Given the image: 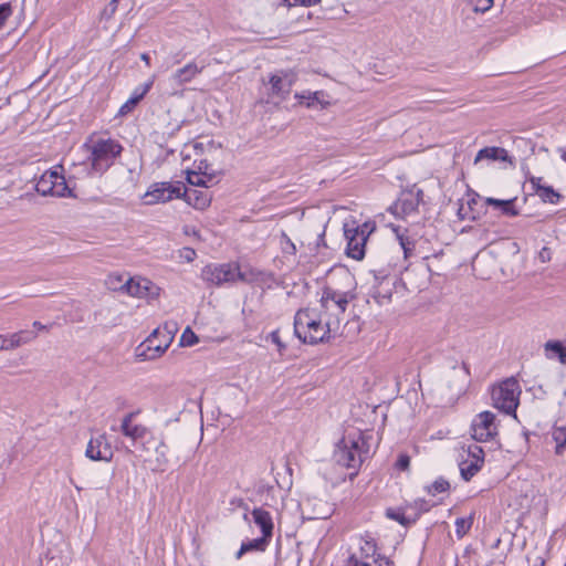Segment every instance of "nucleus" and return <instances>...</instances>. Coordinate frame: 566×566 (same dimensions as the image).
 <instances>
[{
    "instance_id": "obj_1",
    "label": "nucleus",
    "mask_w": 566,
    "mask_h": 566,
    "mask_svg": "<svg viewBox=\"0 0 566 566\" xmlns=\"http://www.w3.org/2000/svg\"><path fill=\"white\" fill-rule=\"evenodd\" d=\"M337 329L336 319H327L318 307H305L294 316V334L305 344H318Z\"/></svg>"
},
{
    "instance_id": "obj_2",
    "label": "nucleus",
    "mask_w": 566,
    "mask_h": 566,
    "mask_svg": "<svg viewBox=\"0 0 566 566\" xmlns=\"http://www.w3.org/2000/svg\"><path fill=\"white\" fill-rule=\"evenodd\" d=\"M343 281L346 287L344 290L333 285L324 287L319 305V310L327 319L337 321V328L339 327L340 321L344 318L348 304L356 298V283L354 276L343 271Z\"/></svg>"
},
{
    "instance_id": "obj_3",
    "label": "nucleus",
    "mask_w": 566,
    "mask_h": 566,
    "mask_svg": "<svg viewBox=\"0 0 566 566\" xmlns=\"http://www.w3.org/2000/svg\"><path fill=\"white\" fill-rule=\"evenodd\" d=\"M87 149V176H102L120 154L122 146L112 138H91L84 144Z\"/></svg>"
},
{
    "instance_id": "obj_4",
    "label": "nucleus",
    "mask_w": 566,
    "mask_h": 566,
    "mask_svg": "<svg viewBox=\"0 0 566 566\" xmlns=\"http://www.w3.org/2000/svg\"><path fill=\"white\" fill-rule=\"evenodd\" d=\"M368 455V444L360 431L346 433L336 444L333 458L344 468L357 470Z\"/></svg>"
},
{
    "instance_id": "obj_5",
    "label": "nucleus",
    "mask_w": 566,
    "mask_h": 566,
    "mask_svg": "<svg viewBox=\"0 0 566 566\" xmlns=\"http://www.w3.org/2000/svg\"><path fill=\"white\" fill-rule=\"evenodd\" d=\"M374 230L375 224L370 222L356 224L353 221L344 224V234L347 241L346 253L349 258L361 260L365 256L366 242Z\"/></svg>"
},
{
    "instance_id": "obj_6",
    "label": "nucleus",
    "mask_w": 566,
    "mask_h": 566,
    "mask_svg": "<svg viewBox=\"0 0 566 566\" xmlns=\"http://www.w3.org/2000/svg\"><path fill=\"white\" fill-rule=\"evenodd\" d=\"M521 388L518 381L511 377L492 389L493 406L506 415H515L520 402Z\"/></svg>"
},
{
    "instance_id": "obj_7",
    "label": "nucleus",
    "mask_w": 566,
    "mask_h": 566,
    "mask_svg": "<svg viewBox=\"0 0 566 566\" xmlns=\"http://www.w3.org/2000/svg\"><path fill=\"white\" fill-rule=\"evenodd\" d=\"M38 193L41 196H51L57 198H74L72 189L62 175V166H55L42 174L35 185Z\"/></svg>"
},
{
    "instance_id": "obj_8",
    "label": "nucleus",
    "mask_w": 566,
    "mask_h": 566,
    "mask_svg": "<svg viewBox=\"0 0 566 566\" xmlns=\"http://www.w3.org/2000/svg\"><path fill=\"white\" fill-rule=\"evenodd\" d=\"M239 265L235 263L208 264L201 271V279L214 286L235 283Z\"/></svg>"
},
{
    "instance_id": "obj_9",
    "label": "nucleus",
    "mask_w": 566,
    "mask_h": 566,
    "mask_svg": "<svg viewBox=\"0 0 566 566\" xmlns=\"http://www.w3.org/2000/svg\"><path fill=\"white\" fill-rule=\"evenodd\" d=\"M296 74L290 70H280L269 76V95L280 101L286 99L296 82Z\"/></svg>"
},
{
    "instance_id": "obj_10",
    "label": "nucleus",
    "mask_w": 566,
    "mask_h": 566,
    "mask_svg": "<svg viewBox=\"0 0 566 566\" xmlns=\"http://www.w3.org/2000/svg\"><path fill=\"white\" fill-rule=\"evenodd\" d=\"M182 186L180 184L172 185L170 182H156L149 187L144 195L146 205H156L167 202L174 198L181 197Z\"/></svg>"
},
{
    "instance_id": "obj_11",
    "label": "nucleus",
    "mask_w": 566,
    "mask_h": 566,
    "mask_svg": "<svg viewBox=\"0 0 566 566\" xmlns=\"http://www.w3.org/2000/svg\"><path fill=\"white\" fill-rule=\"evenodd\" d=\"M170 344H165L160 336L153 332L143 343L135 349V356L138 360H156L161 357L169 348Z\"/></svg>"
},
{
    "instance_id": "obj_12",
    "label": "nucleus",
    "mask_w": 566,
    "mask_h": 566,
    "mask_svg": "<svg viewBox=\"0 0 566 566\" xmlns=\"http://www.w3.org/2000/svg\"><path fill=\"white\" fill-rule=\"evenodd\" d=\"M126 292L139 298H145L148 302L155 301L159 297L161 289L146 277L130 279L124 285Z\"/></svg>"
},
{
    "instance_id": "obj_13",
    "label": "nucleus",
    "mask_w": 566,
    "mask_h": 566,
    "mask_svg": "<svg viewBox=\"0 0 566 566\" xmlns=\"http://www.w3.org/2000/svg\"><path fill=\"white\" fill-rule=\"evenodd\" d=\"M495 415L491 411L479 413L472 421V438L483 442L492 439L496 434Z\"/></svg>"
},
{
    "instance_id": "obj_14",
    "label": "nucleus",
    "mask_w": 566,
    "mask_h": 566,
    "mask_svg": "<svg viewBox=\"0 0 566 566\" xmlns=\"http://www.w3.org/2000/svg\"><path fill=\"white\" fill-rule=\"evenodd\" d=\"M85 455L92 461L109 462L113 459L114 452L105 432L90 439Z\"/></svg>"
},
{
    "instance_id": "obj_15",
    "label": "nucleus",
    "mask_w": 566,
    "mask_h": 566,
    "mask_svg": "<svg viewBox=\"0 0 566 566\" xmlns=\"http://www.w3.org/2000/svg\"><path fill=\"white\" fill-rule=\"evenodd\" d=\"M422 191L411 189L402 191L396 202L391 206V212L400 218H406L417 211Z\"/></svg>"
},
{
    "instance_id": "obj_16",
    "label": "nucleus",
    "mask_w": 566,
    "mask_h": 566,
    "mask_svg": "<svg viewBox=\"0 0 566 566\" xmlns=\"http://www.w3.org/2000/svg\"><path fill=\"white\" fill-rule=\"evenodd\" d=\"M484 462V451L481 447L472 444L468 448L467 458L460 464V473L463 480H471L482 468Z\"/></svg>"
},
{
    "instance_id": "obj_17",
    "label": "nucleus",
    "mask_w": 566,
    "mask_h": 566,
    "mask_svg": "<svg viewBox=\"0 0 566 566\" xmlns=\"http://www.w3.org/2000/svg\"><path fill=\"white\" fill-rule=\"evenodd\" d=\"M38 337L34 331L22 329L12 334H0V350H13L33 342Z\"/></svg>"
},
{
    "instance_id": "obj_18",
    "label": "nucleus",
    "mask_w": 566,
    "mask_h": 566,
    "mask_svg": "<svg viewBox=\"0 0 566 566\" xmlns=\"http://www.w3.org/2000/svg\"><path fill=\"white\" fill-rule=\"evenodd\" d=\"M375 284L373 285L369 297H371L376 304L382 306L387 305L391 301L392 291H394V282L389 277H374Z\"/></svg>"
},
{
    "instance_id": "obj_19",
    "label": "nucleus",
    "mask_w": 566,
    "mask_h": 566,
    "mask_svg": "<svg viewBox=\"0 0 566 566\" xmlns=\"http://www.w3.org/2000/svg\"><path fill=\"white\" fill-rule=\"evenodd\" d=\"M135 416V412H129L124 416L120 422L122 433L134 443L145 439L149 433V429L146 426L134 422Z\"/></svg>"
},
{
    "instance_id": "obj_20",
    "label": "nucleus",
    "mask_w": 566,
    "mask_h": 566,
    "mask_svg": "<svg viewBox=\"0 0 566 566\" xmlns=\"http://www.w3.org/2000/svg\"><path fill=\"white\" fill-rule=\"evenodd\" d=\"M203 70V66H199L195 62H190L185 66L176 70L171 76L169 77V82L174 86H182L189 82H191L197 75H199Z\"/></svg>"
},
{
    "instance_id": "obj_21",
    "label": "nucleus",
    "mask_w": 566,
    "mask_h": 566,
    "mask_svg": "<svg viewBox=\"0 0 566 566\" xmlns=\"http://www.w3.org/2000/svg\"><path fill=\"white\" fill-rule=\"evenodd\" d=\"M155 75L151 78L144 83L143 85L137 86L130 97L120 106L118 111L119 116H125L130 113L136 105L144 98V96L149 92L154 84Z\"/></svg>"
},
{
    "instance_id": "obj_22",
    "label": "nucleus",
    "mask_w": 566,
    "mask_h": 566,
    "mask_svg": "<svg viewBox=\"0 0 566 566\" xmlns=\"http://www.w3.org/2000/svg\"><path fill=\"white\" fill-rule=\"evenodd\" d=\"M181 196H184L185 200L190 206L199 210H203L209 207L212 199L207 188L201 190L195 188H185L184 192H181Z\"/></svg>"
},
{
    "instance_id": "obj_23",
    "label": "nucleus",
    "mask_w": 566,
    "mask_h": 566,
    "mask_svg": "<svg viewBox=\"0 0 566 566\" xmlns=\"http://www.w3.org/2000/svg\"><path fill=\"white\" fill-rule=\"evenodd\" d=\"M251 515L253 523L260 527L262 536L271 539L273 534V521L271 514L261 507H256L251 512Z\"/></svg>"
},
{
    "instance_id": "obj_24",
    "label": "nucleus",
    "mask_w": 566,
    "mask_h": 566,
    "mask_svg": "<svg viewBox=\"0 0 566 566\" xmlns=\"http://www.w3.org/2000/svg\"><path fill=\"white\" fill-rule=\"evenodd\" d=\"M482 160L491 161H509L512 164L511 157L506 149L502 147H485L480 149L474 158V163L478 164Z\"/></svg>"
},
{
    "instance_id": "obj_25",
    "label": "nucleus",
    "mask_w": 566,
    "mask_h": 566,
    "mask_svg": "<svg viewBox=\"0 0 566 566\" xmlns=\"http://www.w3.org/2000/svg\"><path fill=\"white\" fill-rule=\"evenodd\" d=\"M484 201L488 206H492L494 208L500 209L504 216L516 217L520 214V210L515 207L516 198L502 200L492 197H486Z\"/></svg>"
},
{
    "instance_id": "obj_26",
    "label": "nucleus",
    "mask_w": 566,
    "mask_h": 566,
    "mask_svg": "<svg viewBox=\"0 0 566 566\" xmlns=\"http://www.w3.org/2000/svg\"><path fill=\"white\" fill-rule=\"evenodd\" d=\"M270 541H271L270 538L261 536L259 538L243 542L241 544L240 549L235 554V558L240 559L243 554L249 553V552H264L266 549Z\"/></svg>"
},
{
    "instance_id": "obj_27",
    "label": "nucleus",
    "mask_w": 566,
    "mask_h": 566,
    "mask_svg": "<svg viewBox=\"0 0 566 566\" xmlns=\"http://www.w3.org/2000/svg\"><path fill=\"white\" fill-rule=\"evenodd\" d=\"M545 355L548 359L558 357L562 364L566 363V346L558 340H548L544 345Z\"/></svg>"
},
{
    "instance_id": "obj_28",
    "label": "nucleus",
    "mask_w": 566,
    "mask_h": 566,
    "mask_svg": "<svg viewBox=\"0 0 566 566\" xmlns=\"http://www.w3.org/2000/svg\"><path fill=\"white\" fill-rule=\"evenodd\" d=\"M322 96H324L322 91H305L295 94V98L298 99V103L306 105V107H314L315 103H319L324 107L327 103L322 101Z\"/></svg>"
},
{
    "instance_id": "obj_29",
    "label": "nucleus",
    "mask_w": 566,
    "mask_h": 566,
    "mask_svg": "<svg viewBox=\"0 0 566 566\" xmlns=\"http://www.w3.org/2000/svg\"><path fill=\"white\" fill-rule=\"evenodd\" d=\"M155 335L160 336L165 344H171L176 333L178 332V325L176 322H165L161 326L153 331Z\"/></svg>"
},
{
    "instance_id": "obj_30",
    "label": "nucleus",
    "mask_w": 566,
    "mask_h": 566,
    "mask_svg": "<svg viewBox=\"0 0 566 566\" xmlns=\"http://www.w3.org/2000/svg\"><path fill=\"white\" fill-rule=\"evenodd\" d=\"M198 169L199 171H188L187 181L195 187L208 188L213 177L206 171H201V166H199Z\"/></svg>"
},
{
    "instance_id": "obj_31",
    "label": "nucleus",
    "mask_w": 566,
    "mask_h": 566,
    "mask_svg": "<svg viewBox=\"0 0 566 566\" xmlns=\"http://www.w3.org/2000/svg\"><path fill=\"white\" fill-rule=\"evenodd\" d=\"M359 551L361 557H374L377 551L375 538L370 534H365L359 538Z\"/></svg>"
},
{
    "instance_id": "obj_32",
    "label": "nucleus",
    "mask_w": 566,
    "mask_h": 566,
    "mask_svg": "<svg viewBox=\"0 0 566 566\" xmlns=\"http://www.w3.org/2000/svg\"><path fill=\"white\" fill-rule=\"evenodd\" d=\"M536 196H538L543 202L552 205L558 203L563 198L558 191H556L553 187L548 185H546L544 188H539Z\"/></svg>"
},
{
    "instance_id": "obj_33",
    "label": "nucleus",
    "mask_w": 566,
    "mask_h": 566,
    "mask_svg": "<svg viewBox=\"0 0 566 566\" xmlns=\"http://www.w3.org/2000/svg\"><path fill=\"white\" fill-rule=\"evenodd\" d=\"M552 437L556 443V453L563 454L566 451V426L555 427Z\"/></svg>"
},
{
    "instance_id": "obj_34",
    "label": "nucleus",
    "mask_w": 566,
    "mask_h": 566,
    "mask_svg": "<svg viewBox=\"0 0 566 566\" xmlns=\"http://www.w3.org/2000/svg\"><path fill=\"white\" fill-rule=\"evenodd\" d=\"M263 273L252 268H240L239 266V275H237V281L245 282V283H255L261 280Z\"/></svg>"
},
{
    "instance_id": "obj_35",
    "label": "nucleus",
    "mask_w": 566,
    "mask_h": 566,
    "mask_svg": "<svg viewBox=\"0 0 566 566\" xmlns=\"http://www.w3.org/2000/svg\"><path fill=\"white\" fill-rule=\"evenodd\" d=\"M476 203V199L475 198H470L468 201H467V207L464 206L463 202L460 203V207L458 209V218L460 220H475L476 219V216L473 213L472 211V206Z\"/></svg>"
},
{
    "instance_id": "obj_36",
    "label": "nucleus",
    "mask_w": 566,
    "mask_h": 566,
    "mask_svg": "<svg viewBox=\"0 0 566 566\" xmlns=\"http://www.w3.org/2000/svg\"><path fill=\"white\" fill-rule=\"evenodd\" d=\"M167 450V444L165 443L164 440H160L155 449L157 467L160 470H164L165 467L168 464Z\"/></svg>"
},
{
    "instance_id": "obj_37",
    "label": "nucleus",
    "mask_w": 566,
    "mask_h": 566,
    "mask_svg": "<svg viewBox=\"0 0 566 566\" xmlns=\"http://www.w3.org/2000/svg\"><path fill=\"white\" fill-rule=\"evenodd\" d=\"M465 3L475 13H485L493 7V0H465Z\"/></svg>"
},
{
    "instance_id": "obj_38",
    "label": "nucleus",
    "mask_w": 566,
    "mask_h": 566,
    "mask_svg": "<svg viewBox=\"0 0 566 566\" xmlns=\"http://www.w3.org/2000/svg\"><path fill=\"white\" fill-rule=\"evenodd\" d=\"M396 231V237L399 242V245L401 247L403 251V255L407 259L409 255L412 254L415 250V242L411 241L408 237H406L403 233H400L398 230Z\"/></svg>"
},
{
    "instance_id": "obj_39",
    "label": "nucleus",
    "mask_w": 566,
    "mask_h": 566,
    "mask_svg": "<svg viewBox=\"0 0 566 566\" xmlns=\"http://www.w3.org/2000/svg\"><path fill=\"white\" fill-rule=\"evenodd\" d=\"M472 517H459L455 520V533L458 537H463L472 526Z\"/></svg>"
},
{
    "instance_id": "obj_40",
    "label": "nucleus",
    "mask_w": 566,
    "mask_h": 566,
    "mask_svg": "<svg viewBox=\"0 0 566 566\" xmlns=\"http://www.w3.org/2000/svg\"><path fill=\"white\" fill-rule=\"evenodd\" d=\"M199 342L198 336L191 331L190 327H187L181 336H180V346L190 347L196 345Z\"/></svg>"
},
{
    "instance_id": "obj_41",
    "label": "nucleus",
    "mask_w": 566,
    "mask_h": 566,
    "mask_svg": "<svg viewBox=\"0 0 566 566\" xmlns=\"http://www.w3.org/2000/svg\"><path fill=\"white\" fill-rule=\"evenodd\" d=\"M449 482L444 479L436 480L431 485L427 488L428 493L431 495H437L439 493L446 492L449 489Z\"/></svg>"
},
{
    "instance_id": "obj_42",
    "label": "nucleus",
    "mask_w": 566,
    "mask_h": 566,
    "mask_svg": "<svg viewBox=\"0 0 566 566\" xmlns=\"http://www.w3.org/2000/svg\"><path fill=\"white\" fill-rule=\"evenodd\" d=\"M373 562L377 566H392V563L388 558L374 559ZM350 563H352L353 566H373L368 562H360V560H358L355 556L350 557Z\"/></svg>"
},
{
    "instance_id": "obj_43",
    "label": "nucleus",
    "mask_w": 566,
    "mask_h": 566,
    "mask_svg": "<svg viewBox=\"0 0 566 566\" xmlns=\"http://www.w3.org/2000/svg\"><path fill=\"white\" fill-rule=\"evenodd\" d=\"M12 6L10 2L0 4V29L6 24L7 20L12 15Z\"/></svg>"
},
{
    "instance_id": "obj_44",
    "label": "nucleus",
    "mask_w": 566,
    "mask_h": 566,
    "mask_svg": "<svg viewBox=\"0 0 566 566\" xmlns=\"http://www.w3.org/2000/svg\"><path fill=\"white\" fill-rule=\"evenodd\" d=\"M118 2L119 0H111L108 4L104 8L102 17L106 20L111 19L118 8Z\"/></svg>"
},
{
    "instance_id": "obj_45",
    "label": "nucleus",
    "mask_w": 566,
    "mask_h": 566,
    "mask_svg": "<svg viewBox=\"0 0 566 566\" xmlns=\"http://www.w3.org/2000/svg\"><path fill=\"white\" fill-rule=\"evenodd\" d=\"M322 0H284L286 6L294 7V6H302V7H314L318 4Z\"/></svg>"
},
{
    "instance_id": "obj_46",
    "label": "nucleus",
    "mask_w": 566,
    "mask_h": 566,
    "mask_svg": "<svg viewBox=\"0 0 566 566\" xmlns=\"http://www.w3.org/2000/svg\"><path fill=\"white\" fill-rule=\"evenodd\" d=\"M386 515L394 520V521H397L398 523H400L401 525H406L407 524V520L403 515L402 512L400 511H397V510H392V509H388L387 512H386Z\"/></svg>"
},
{
    "instance_id": "obj_47",
    "label": "nucleus",
    "mask_w": 566,
    "mask_h": 566,
    "mask_svg": "<svg viewBox=\"0 0 566 566\" xmlns=\"http://www.w3.org/2000/svg\"><path fill=\"white\" fill-rule=\"evenodd\" d=\"M530 185L532 190L535 192V195L538 192L539 188H544L546 184L544 182V179L542 177H535L532 176L530 179Z\"/></svg>"
},
{
    "instance_id": "obj_48",
    "label": "nucleus",
    "mask_w": 566,
    "mask_h": 566,
    "mask_svg": "<svg viewBox=\"0 0 566 566\" xmlns=\"http://www.w3.org/2000/svg\"><path fill=\"white\" fill-rule=\"evenodd\" d=\"M410 464V458L407 454H400L397 460V468L400 470H407Z\"/></svg>"
},
{
    "instance_id": "obj_49",
    "label": "nucleus",
    "mask_w": 566,
    "mask_h": 566,
    "mask_svg": "<svg viewBox=\"0 0 566 566\" xmlns=\"http://www.w3.org/2000/svg\"><path fill=\"white\" fill-rule=\"evenodd\" d=\"M181 258L185 259L187 262H191L195 260L196 258V252L193 249H190V248H185L182 251H181Z\"/></svg>"
},
{
    "instance_id": "obj_50",
    "label": "nucleus",
    "mask_w": 566,
    "mask_h": 566,
    "mask_svg": "<svg viewBox=\"0 0 566 566\" xmlns=\"http://www.w3.org/2000/svg\"><path fill=\"white\" fill-rule=\"evenodd\" d=\"M270 338L279 347L280 350H282L285 347L281 342L279 331H273L270 334Z\"/></svg>"
},
{
    "instance_id": "obj_51",
    "label": "nucleus",
    "mask_w": 566,
    "mask_h": 566,
    "mask_svg": "<svg viewBox=\"0 0 566 566\" xmlns=\"http://www.w3.org/2000/svg\"><path fill=\"white\" fill-rule=\"evenodd\" d=\"M283 238L285 239V242H286V247L284 248V251L295 253L296 252L295 244L285 234L283 235Z\"/></svg>"
},
{
    "instance_id": "obj_52",
    "label": "nucleus",
    "mask_w": 566,
    "mask_h": 566,
    "mask_svg": "<svg viewBox=\"0 0 566 566\" xmlns=\"http://www.w3.org/2000/svg\"><path fill=\"white\" fill-rule=\"evenodd\" d=\"M33 327L36 328L38 331H48V326L43 325L38 321L33 322Z\"/></svg>"
},
{
    "instance_id": "obj_53",
    "label": "nucleus",
    "mask_w": 566,
    "mask_h": 566,
    "mask_svg": "<svg viewBox=\"0 0 566 566\" xmlns=\"http://www.w3.org/2000/svg\"><path fill=\"white\" fill-rule=\"evenodd\" d=\"M140 59L146 63V65H150V57L147 53H142Z\"/></svg>"
},
{
    "instance_id": "obj_54",
    "label": "nucleus",
    "mask_w": 566,
    "mask_h": 566,
    "mask_svg": "<svg viewBox=\"0 0 566 566\" xmlns=\"http://www.w3.org/2000/svg\"><path fill=\"white\" fill-rule=\"evenodd\" d=\"M562 158L566 161V151L563 153Z\"/></svg>"
},
{
    "instance_id": "obj_55",
    "label": "nucleus",
    "mask_w": 566,
    "mask_h": 566,
    "mask_svg": "<svg viewBox=\"0 0 566 566\" xmlns=\"http://www.w3.org/2000/svg\"><path fill=\"white\" fill-rule=\"evenodd\" d=\"M565 395H566V391H565Z\"/></svg>"
}]
</instances>
